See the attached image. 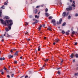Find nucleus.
Returning a JSON list of instances; mask_svg holds the SVG:
<instances>
[{"mask_svg": "<svg viewBox=\"0 0 78 78\" xmlns=\"http://www.w3.org/2000/svg\"><path fill=\"white\" fill-rule=\"evenodd\" d=\"M69 1L71 3H72V0H69Z\"/></svg>", "mask_w": 78, "mask_h": 78, "instance_id": "obj_55", "label": "nucleus"}, {"mask_svg": "<svg viewBox=\"0 0 78 78\" xmlns=\"http://www.w3.org/2000/svg\"><path fill=\"white\" fill-rule=\"evenodd\" d=\"M71 18V16H70V15H69L68 17V19L69 20H70Z\"/></svg>", "mask_w": 78, "mask_h": 78, "instance_id": "obj_17", "label": "nucleus"}, {"mask_svg": "<svg viewBox=\"0 0 78 78\" xmlns=\"http://www.w3.org/2000/svg\"><path fill=\"white\" fill-rule=\"evenodd\" d=\"M42 25H40V27H39L40 28H42Z\"/></svg>", "mask_w": 78, "mask_h": 78, "instance_id": "obj_58", "label": "nucleus"}, {"mask_svg": "<svg viewBox=\"0 0 78 78\" xmlns=\"http://www.w3.org/2000/svg\"><path fill=\"white\" fill-rule=\"evenodd\" d=\"M26 25H28V23L27 22H26Z\"/></svg>", "mask_w": 78, "mask_h": 78, "instance_id": "obj_46", "label": "nucleus"}, {"mask_svg": "<svg viewBox=\"0 0 78 78\" xmlns=\"http://www.w3.org/2000/svg\"><path fill=\"white\" fill-rule=\"evenodd\" d=\"M62 20V19L60 20L59 22L58 21L57 22V24L58 25H59V24H61Z\"/></svg>", "mask_w": 78, "mask_h": 78, "instance_id": "obj_5", "label": "nucleus"}, {"mask_svg": "<svg viewBox=\"0 0 78 78\" xmlns=\"http://www.w3.org/2000/svg\"><path fill=\"white\" fill-rule=\"evenodd\" d=\"M33 20H34V21H35V22H36L37 23H38V22H39V21L37 20H36L34 19H33Z\"/></svg>", "mask_w": 78, "mask_h": 78, "instance_id": "obj_6", "label": "nucleus"}, {"mask_svg": "<svg viewBox=\"0 0 78 78\" xmlns=\"http://www.w3.org/2000/svg\"><path fill=\"white\" fill-rule=\"evenodd\" d=\"M66 35H69V33L68 32H66Z\"/></svg>", "mask_w": 78, "mask_h": 78, "instance_id": "obj_27", "label": "nucleus"}, {"mask_svg": "<svg viewBox=\"0 0 78 78\" xmlns=\"http://www.w3.org/2000/svg\"><path fill=\"white\" fill-rule=\"evenodd\" d=\"M66 10L68 11H71V10H72V6H70L69 8H66Z\"/></svg>", "mask_w": 78, "mask_h": 78, "instance_id": "obj_4", "label": "nucleus"}, {"mask_svg": "<svg viewBox=\"0 0 78 78\" xmlns=\"http://www.w3.org/2000/svg\"><path fill=\"white\" fill-rule=\"evenodd\" d=\"M41 7H43V6H44V5H41Z\"/></svg>", "mask_w": 78, "mask_h": 78, "instance_id": "obj_61", "label": "nucleus"}, {"mask_svg": "<svg viewBox=\"0 0 78 78\" xmlns=\"http://www.w3.org/2000/svg\"><path fill=\"white\" fill-rule=\"evenodd\" d=\"M75 56L76 58H78V54H76L75 55Z\"/></svg>", "mask_w": 78, "mask_h": 78, "instance_id": "obj_23", "label": "nucleus"}, {"mask_svg": "<svg viewBox=\"0 0 78 78\" xmlns=\"http://www.w3.org/2000/svg\"><path fill=\"white\" fill-rule=\"evenodd\" d=\"M70 57L71 58H73V54H71L70 55Z\"/></svg>", "mask_w": 78, "mask_h": 78, "instance_id": "obj_19", "label": "nucleus"}, {"mask_svg": "<svg viewBox=\"0 0 78 78\" xmlns=\"http://www.w3.org/2000/svg\"><path fill=\"white\" fill-rule=\"evenodd\" d=\"M36 23H37L36 22H34L32 23V24L33 25H34V24H36Z\"/></svg>", "mask_w": 78, "mask_h": 78, "instance_id": "obj_39", "label": "nucleus"}, {"mask_svg": "<svg viewBox=\"0 0 78 78\" xmlns=\"http://www.w3.org/2000/svg\"><path fill=\"white\" fill-rule=\"evenodd\" d=\"M25 34H28V32H26L25 33Z\"/></svg>", "mask_w": 78, "mask_h": 78, "instance_id": "obj_36", "label": "nucleus"}, {"mask_svg": "<svg viewBox=\"0 0 78 78\" xmlns=\"http://www.w3.org/2000/svg\"><path fill=\"white\" fill-rule=\"evenodd\" d=\"M7 78H10V76L9 75H8Z\"/></svg>", "mask_w": 78, "mask_h": 78, "instance_id": "obj_48", "label": "nucleus"}, {"mask_svg": "<svg viewBox=\"0 0 78 78\" xmlns=\"http://www.w3.org/2000/svg\"><path fill=\"white\" fill-rule=\"evenodd\" d=\"M0 8H2V9H5V6L4 5H3Z\"/></svg>", "mask_w": 78, "mask_h": 78, "instance_id": "obj_15", "label": "nucleus"}, {"mask_svg": "<svg viewBox=\"0 0 78 78\" xmlns=\"http://www.w3.org/2000/svg\"><path fill=\"white\" fill-rule=\"evenodd\" d=\"M17 63V61H14V63L15 64H16Z\"/></svg>", "mask_w": 78, "mask_h": 78, "instance_id": "obj_42", "label": "nucleus"}, {"mask_svg": "<svg viewBox=\"0 0 78 78\" xmlns=\"http://www.w3.org/2000/svg\"><path fill=\"white\" fill-rule=\"evenodd\" d=\"M45 14L46 17H48V13L46 12L45 13Z\"/></svg>", "mask_w": 78, "mask_h": 78, "instance_id": "obj_11", "label": "nucleus"}, {"mask_svg": "<svg viewBox=\"0 0 78 78\" xmlns=\"http://www.w3.org/2000/svg\"><path fill=\"white\" fill-rule=\"evenodd\" d=\"M72 6L73 7H75V4H72Z\"/></svg>", "mask_w": 78, "mask_h": 78, "instance_id": "obj_26", "label": "nucleus"}, {"mask_svg": "<svg viewBox=\"0 0 78 78\" xmlns=\"http://www.w3.org/2000/svg\"><path fill=\"white\" fill-rule=\"evenodd\" d=\"M58 74H59V75H60L61 74V73H60V72L59 71L58 72Z\"/></svg>", "mask_w": 78, "mask_h": 78, "instance_id": "obj_33", "label": "nucleus"}, {"mask_svg": "<svg viewBox=\"0 0 78 78\" xmlns=\"http://www.w3.org/2000/svg\"><path fill=\"white\" fill-rule=\"evenodd\" d=\"M75 16L76 17H77V16H78V13H76L75 14Z\"/></svg>", "mask_w": 78, "mask_h": 78, "instance_id": "obj_28", "label": "nucleus"}, {"mask_svg": "<svg viewBox=\"0 0 78 78\" xmlns=\"http://www.w3.org/2000/svg\"><path fill=\"white\" fill-rule=\"evenodd\" d=\"M48 19L50 20V19H52V18H51V16H50L49 17Z\"/></svg>", "mask_w": 78, "mask_h": 78, "instance_id": "obj_35", "label": "nucleus"}, {"mask_svg": "<svg viewBox=\"0 0 78 78\" xmlns=\"http://www.w3.org/2000/svg\"><path fill=\"white\" fill-rule=\"evenodd\" d=\"M2 42H3V41H4V39H2Z\"/></svg>", "mask_w": 78, "mask_h": 78, "instance_id": "obj_60", "label": "nucleus"}, {"mask_svg": "<svg viewBox=\"0 0 78 78\" xmlns=\"http://www.w3.org/2000/svg\"><path fill=\"white\" fill-rule=\"evenodd\" d=\"M4 70H7V69L6 68H5V67H4Z\"/></svg>", "mask_w": 78, "mask_h": 78, "instance_id": "obj_37", "label": "nucleus"}, {"mask_svg": "<svg viewBox=\"0 0 78 78\" xmlns=\"http://www.w3.org/2000/svg\"><path fill=\"white\" fill-rule=\"evenodd\" d=\"M76 70H78V67L76 68Z\"/></svg>", "mask_w": 78, "mask_h": 78, "instance_id": "obj_63", "label": "nucleus"}, {"mask_svg": "<svg viewBox=\"0 0 78 78\" xmlns=\"http://www.w3.org/2000/svg\"><path fill=\"white\" fill-rule=\"evenodd\" d=\"M5 31H9V29H8V28L7 27L5 28Z\"/></svg>", "mask_w": 78, "mask_h": 78, "instance_id": "obj_16", "label": "nucleus"}, {"mask_svg": "<svg viewBox=\"0 0 78 78\" xmlns=\"http://www.w3.org/2000/svg\"><path fill=\"white\" fill-rule=\"evenodd\" d=\"M8 57H9V59H10L11 58H13V55H8Z\"/></svg>", "mask_w": 78, "mask_h": 78, "instance_id": "obj_7", "label": "nucleus"}, {"mask_svg": "<svg viewBox=\"0 0 78 78\" xmlns=\"http://www.w3.org/2000/svg\"><path fill=\"white\" fill-rule=\"evenodd\" d=\"M72 34H75V31H73L72 32Z\"/></svg>", "mask_w": 78, "mask_h": 78, "instance_id": "obj_34", "label": "nucleus"}, {"mask_svg": "<svg viewBox=\"0 0 78 78\" xmlns=\"http://www.w3.org/2000/svg\"><path fill=\"white\" fill-rule=\"evenodd\" d=\"M49 30V31H51V27H49L48 28L47 30Z\"/></svg>", "mask_w": 78, "mask_h": 78, "instance_id": "obj_8", "label": "nucleus"}, {"mask_svg": "<svg viewBox=\"0 0 78 78\" xmlns=\"http://www.w3.org/2000/svg\"><path fill=\"white\" fill-rule=\"evenodd\" d=\"M2 10H0V17H2Z\"/></svg>", "mask_w": 78, "mask_h": 78, "instance_id": "obj_12", "label": "nucleus"}, {"mask_svg": "<svg viewBox=\"0 0 78 78\" xmlns=\"http://www.w3.org/2000/svg\"><path fill=\"white\" fill-rule=\"evenodd\" d=\"M5 19H7V20H8V19H9V17L7 16H5Z\"/></svg>", "mask_w": 78, "mask_h": 78, "instance_id": "obj_14", "label": "nucleus"}, {"mask_svg": "<svg viewBox=\"0 0 78 78\" xmlns=\"http://www.w3.org/2000/svg\"><path fill=\"white\" fill-rule=\"evenodd\" d=\"M28 76H25V78H28Z\"/></svg>", "mask_w": 78, "mask_h": 78, "instance_id": "obj_52", "label": "nucleus"}, {"mask_svg": "<svg viewBox=\"0 0 78 78\" xmlns=\"http://www.w3.org/2000/svg\"><path fill=\"white\" fill-rule=\"evenodd\" d=\"M65 33H66V32L63 30L62 32V34H64Z\"/></svg>", "mask_w": 78, "mask_h": 78, "instance_id": "obj_25", "label": "nucleus"}, {"mask_svg": "<svg viewBox=\"0 0 78 78\" xmlns=\"http://www.w3.org/2000/svg\"><path fill=\"white\" fill-rule=\"evenodd\" d=\"M41 50V49L40 48H38V51H40Z\"/></svg>", "mask_w": 78, "mask_h": 78, "instance_id": "obj_47", "label": "nucleus"}, {"mask_svg": "<svg viewBox=\"0 0 78 78\" xmlns=\"http://www.w3.org/2000/svg\"><path fill=\"white\" fill-rule=\"evenodd\" d=\"M73 62H75V59L73 60Z\"/></svg>", "mask_w": 78, "mask_h": 78, "instance_id": "obj_59", "label": "nucleus"}, {"mask_svg": "<svg viewBox=\"0 0 78 78\" xmlns=\"http://www.w3.org/2000/svg\"><path fill=\"white\" fill-rule=\"evenodd\" d=\"M35 18H37V15H35Z\"/></svg>", "mask_w": 78, "mask_h": 78, "instance_id": "obj_57", "label": "nucleus"}, {"mask_svg": "<svg viewBox=\"0 0 78 78\" xmlns=\"http://www.w3.org/2000/svg\"><path fill=\"white\" fill-rule=\"evenodd\" d=\"M53 20H51V23H53V25H54V26H56V20L55 19H53Z\"/></svg>", "mask_w": 78, "mask_h": 78, "instance_id": "obj_2", "label": "nucleus"}, {"mask_svg": "<svg viewBox=\"0 0 78 78\" xmlns=\"http://www.w3.org/2000/svg\"><path fill=\"white\" fill-rule=\"evenodd\" d=\"M48 59H44V61L45 62H48Z\"/></svg>", "mask_w": 78, "mask_h": 78, "instance_id": "obj_18", "label": "nucleus"}, {"mask_svg": "<svg viewBox=\"0 0 78 78\" xmlns=\"http://www.w3.org/2000/svg\"><path fill=\"white\" fill-rule=\"evenodd\" d=\"M58 41H59V39H56L55 40L56 42H58Z\"/></svg>", "mask_w": 78, "mask_h": 78, "instance_id": "obj_21", "label": "nucleus"}, {"mask_svg": "<svg viewBox=\"0 0 78 78\" xmlns=\"http://www.w3.org/2000/svg\"><path fill=\"white\" fill-rule=\"evenodd\" d=\"M73 3H74V4H75V1H73Z\"/></svg>", "mask_w": 78, "mask_h": 78, "instance_id": "obj_54", "label": "nucleus"}, {"mask_svg": "<svg viewBox=\"0 0 78 78\" xmlns=\"http://www.w3.org/2000/svg\"><path fill=\"white\" fill-rule=\"evenodd\" d=\"M45 26V24H44L43 26V27H44Z\"/></svg>", "mask_w": 78, "mask_h": 78, "instance_id": "obj_56", "label": "nucleus"}, {"mask_svg": "<svg viewBox=\"0 0 78 78\" xmlns=\"http://www.w3.org/2000/svg\"><path fill=\"white\" fill-rule=\"evenodd\" d=\"M12 50H13V51H15V50H16V49L15 48H13L12 49Z\"/></svg>", "mask_w": 78, "mask_h": 78, "instance_id": "obj_40", "label": "nucleus"}, {"mask_svg": "<svg viewBox=\"0 0 78 78\" xmlns=\"http://www.w3.org/2000/svg\"><path fill=\"white\" fill-rule=\"evenodd\" d=\"M0 38H1V39H2V38H3V35H2L1 36H0Z\"/></svg>", "mask_w": 78, "mask_h": 78, "instance_id": "obj_24", "label": "nucleus"}, {"mask_svg": "<svg viewBox=\"0 0 78 78\" xmlns=\"http://www.w3.org/2000/svg\"><path fill=\"white\" fill-rule=\"evenodd\" d=\"M78 75V73H75V76H76V75Z\"/></svg>", "mask_w": 78, "mask_h": 78, "instance_id": "obj_41", "label": "nucleus"}, {"mask_svg": "<svg viewBox=\"0 0 78 78\" xmlns=\"http://www.w3.org/2000/svg\"><path fill=\"white\" fill-rule=\"evenodd\" d=\"M34 12L35 14H37V9H36L35 10H34Z\"/></svg>", "mask_w": 78, "mask_h": 78, "instance_id": "obj_13", "label": "nucleus"}, {"mask_svg": "<svg viewBox=\"0 0 78 78\" xmlns=\"http://www.w3.org/2000/svg\"><path fill=\"white\" fill-rule=\"evenodd\" d=\"M19 51H16L15 53V55H17V54L18 53H19Z\"/></svg>", "mask_w": 78, "mask_h": 78, "instance_id": "obj_9", "label": "nucleus"}, {"mask_svg": "<svg viewBox=\"0 0 78 78\" xmlns=\"http://www.w3.org/2000/svg\"><path fill=\"white\" fill-rule=\"evenodd\" d=\"M77 42H76V43H75V45H77Z\"/></svg>", "mask_w": 78, "mask_h": 78, "instance_id": "obj_49", "label": "nucleus"}, {"mask_svg": "<svg viewBox=\"0 0 78 78\" xmlns=\"http://www.w3.org/2000/svg\"><path fill=\"white\" fill-rule=\"evenodd\" d=\"M38 30H39V31H40V30H41V28L40 27L39 28Z\"/></svg>", "mask_w": 78, "mask_h": 78, "instance_id": "obj_43", "label": "nucleus"}, {"mask_svg": "<svg viewBox=\"0 0 78 78\" xmlns=\"http://www.w3.org/2000/svg\"><path fill=\"white\" fill-rule=\"evenodd\" d=\"M12 49H11V50L10 51V52L12 53V52H13V51H12Z\"/></svg>", "mask_w": 78, "mask_h": 78, "instance_id": "obj_53", "label": "nucleus"}, {"mask_svg": "<svg viewBox=\"0 0 78 78\" xmlns=\"http://www.w3.org/2000/svg\"><path fill=\"white\" fill-rule=\"evenodd\" d=\"M3 71V69H1L0 70V72H2Z\"/></svg>", "mask_w": 78, "mask_h": 78, "instance_id": "obj_51", "label": "nucleus"}, {"mask_svg": "<svg viewBox=\"0 0 78 78\" xmlns=\"http://www.w3.org/2000/svg\"><path fill=\"white\" fill-rule=\"evenodd\" d=\"M4 5H7V3L6 2H4Z\"/></svg>", "mask_w": 78, "mask_h": 78, "instance_id": "obj_31", "label": "nucleus"}, {"mask_svg": "<svg viewBox=\"0 0 78 78\" xmlns=\"http://www.w3.org/2000/svg\"><path fill=\"white\" fill-rule=\"evenodd\" d=\"M64 60L63 59H62V60L61 61V63H62V62H63Z\"/></svg>", "mask_w": 78, "mask_h": 78, "instance_id": "obj_45", "label": "nucleus"}, {"mask_svg": "<svg viewBox=\"0 0 78 78\" xmlns=\"http://www.w3.org/2000/svg\"><path fill=\"white\" fill-rule=\"evenodd\" d=\"M2 75H3L4 74V72L3 71H2L1 73Z\"/></svg>", "mask_w": 78, "mask_h": 78, "instance_id": "obj_44", "label": "nucleus"}, {"mask_svg": "<svg viewBox=\"0 0 78 78\" xmlns=\"http://www.w3.org/2000/svg\"><path fill=\"white\" fill-rule=\"evenodd\" d=\"M0 20L2 24V25H4V26H6L7 25V26L8 27V28L9 30L11 29V26L13 25V22L12 21V20H5V21H4L2 19H0Z\"/></svg>", "mask_w": 78, "mask_h": 78, "instance_id": "obj_1", "label": "nucleus"}, {"mask_svg": "<svg viewBox=\"0 0 78 78\" xmlns=\"http://www.w3.org/2000/svg\"><path fill=\"white\" fill-rule=\"evenodd\" d=\"M56 44V43H55V42H54V43H53V45H55V44Z\"/></svg>", "mask_w": 78, "mask_h": 78, "instance_id": "obj_62", "label": "nucleus"}, {"mask_svg": "<svg viewBox=\"0 0 78 78\" xmlns=\"http://www.w3.org/2000/svg\"><path fill=\"white\" fill-rule=\"evenodd\" d=\"M11 37V35H9L8 34H7V37Z\"/></svg>", "mask_w": 78, "mask_h": 78, "instance_id": "obj_20", "label": "nucleus"}, {"mask_svg": "<svg viewBox=\"0 0 78 78\" xmlns=\"http://www.w3.org/2000/svg\"><path fill=\"white\" fill-rule=\"evenodd\" d=\"M69 15L68 13H66V12H64L62 14V16L63 17H66V16H68Z\"/></svg>", "mask_w": 78, "mask_h": 78, "instance_id": "obj_3", "label": "nucleus"}, {"mask_svg": "<svg viewBox=\"0 0 78 78\" xmlns=\"http://www.w3.org/2000/svg\"><path fill=\"white\" fill-rule=\"evenodd\" d=\"M40 7V5L37 6L36 7V8H39Z\"/></svg>", "mask_w": 78, "mask_h": 78, "instance_id": "obj_32", "label": "nucleus"}, {"mask_svg": "<svg viewBox=\"0 0 78 78\" xmlns=\"http://www.w3.org/2000/svg\"><path fill=\"white\" fill-rule=\"evenodd\" d=\"M45 12H47L48 11V9L47 8H46V9H45Z\"/></svg>", "mask_w": 78, "mask_h": 78, "instance_id": "obj_29", "label": "nucleus"}, {"mask_svg": "<svg viewBox=\"0 0 78 78\" xmlns=\"http://www.w3.org/2000/svg\"><path fill=\"white\" fill-rule=\"evenodd\" d=\"M30 39H27V41H30Z\"/></svg>", "mask_w": 78, "mask_h": 78, "instance_id": "obj_64", "label": "nucleus"}, {"mask_svg": "<svg viewBox=\"0 0 78 78\" xmlns=\"http://www.w3.org/2000/svg\"><path fill=\"white\" fill-rule=\"evenodd\" d=\"M66 23L64 22L63 23V24H62V26L63 27L65 26L66 25Z\"/></svg>", "mask_w": 78, "mask_h": 78, "instance_id": "obj_22", "label": "nucleus"}, {"mask_svg": "<svg viewBox=\"0 0 78 78\" xmlns=\"http://www.w3.org/2000/svg\"><path fill=\"white\" fill-rule=\"evenodd\" d=\"M5 58H0V61H2V60H5Z\"/></svg>", "mask_w": 78, "mask_h": 78, "instance_id": "obj_10", "label": "nucleus"}, {"mask_svg": "<svg viewBox=\"0 0 78 78\" xmlns=\"http://www.w3.org/2000/svg\"><path fill=\"white\" fill-rule=\"evenodd\" d=\"M33 16L32 15H30L29 16V18H32Z\"/></svg>", "mask_w": 78, "mask_h": 78, "instance_id": "obj_38", "label": "nucleus"}, {"mask_svg": "<svg viewBox=\"0 0 78 78\" xmlns=\"http://www.w3.org/2000/svg\"><path fill=\"white\" fill-rule=\"evenodd\" d=\"M42 69H43V68H41V69H39V70H42Z\"/></svg>", "mask_w": 78, "mask_h": 78, "instance_id": "obj_50", "label": "nucleus"}, {"mask_svg": "<svg viewBox=\"0 0 78 78\" xmlns=\"http://www.w3.org/2000/svg\"><path fill=\"white\" fill-rule=\"evenodd\" d=\"M14 74H12L11 75V77H13L14 76Z\"/></svg>", "mask_w": 78, "mask_h": 78, "instance_id": "obj_30", "label": "nucleus"}]
</instances>
